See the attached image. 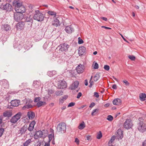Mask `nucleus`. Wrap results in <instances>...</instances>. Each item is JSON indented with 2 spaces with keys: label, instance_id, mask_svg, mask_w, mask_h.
Segmentation results:
<instances>
[{
  "label": "nucleus",
  "instance_id": "1",
  "mask_svg": "<svg viewBox=\"0 0 146 146\" xmlns=\"http://www.w3.org/2000/svg\"><path fill=\"white\" fill-rule=\"evenodd\" d=\"M44 18V16L42 13L39 10H36L33 16L34 19L38 21H42Z\"/></svg>",
  "mask_w": 146,
  "mask_h": 146
},
{
  "label": "nucleus",
  "instance_id": "2",
  "mask_svg": "<svg viewBox=\"0 0 146 146\" xmlns=\"http://www.w3.org/2000/svg\"><path fill=\"white\" fill-rule=\"evenodd\" d=\"M66 130V125L64 122L59 123L57 126V130L58 132L61 133H64L65 132Z\"/></svg>",
  "mask_w": 146,
  "mask_h": 146
},
{
  "label": "nucleus",
  "instance_id": "3",
  "mask_svg": "<svg viewBox=\"0 0 146 146\" xmlns=\"http://www.w3.org/2000/svg\"><path fill=\"white\" fill-rule=\"evenodd\" d=\"M25 19L24 23L26 25H28V27H31L32 26L33 20L32 17L31 16H28L27 17H24Z\"/></svg>",
  "mask_w": 146,
  "mask_h": 146
},
{
  "label": "nucleus",
  "instance_id": "4",
  "mask_svg": "<svg viewBox=\"0 0 146 146\" xmlns=\"http://www.w3.org/2000/svg\"><path fill=\"white\" fill-rule=\"evenodd\" d=\"M23 45V42H22L21 40H15L13 43V47L19 50L22 48Z\"/></svg>",
  "mask_w": 146,
  "mask_h": 146
},
{
  "label": "nucleus",
  "instance_id": "5",
  "mask_svg": "<svg viewBox=\"0 0 146 146\" xmlns=\"http://www.w3.org/2000/svg\"><path fill=\"white\" fill-rule=\"evenodd\" d=\"M21 115V113L19 112L11 118L10 120V122L13 123H16L20 119Z\"/></svg>",
  "mask_w": 146,
  "mask_h": 146
},
{
  "label": "nucleus",
  "instance_id": "6",
  "mask_svg": "<svg viewBox=\"0 0 146 146\" xmlns=\"http://www.w3.org/2000/svg\"><path fill=\"white\" fill-rule=\"evenodd\" d=\"M138 129L141 132H143L146 130V125L143 122H139L138 124Z\"/></svg>",
  "mask_w": 146,
  "mask_h": 146
},
{
  "label": "nucleus",
  "instance_id": "7",
  "mask_svg": "<svg viewBox=\"0 0 146 146\" xmlns=\"http://www.w3.org/2000/svg\"><path fill=\"white\" fill-rule=\"evenodd\" d=\"M45 131L47 133V131L44 130H43L42 131L39 130L36 131L34 135V138L35 139H37L41 137L44 134V132Z\"/></svg>",
  "mask_w": 146,
  "mask_h": 146
},
{
  "label": "nucleus",
  "instance_id": "8",
  "mask_svg": "<svg viewBox=\"0 0 146 146\" xmlns=\"http://www.w3.org/2000/svg\"><path fill=\"white\" fill-rule=\"evenodd\" d=\"M69 47V45H68L64 43L61 44L58 46V48H59V50L60 51L62 52L67 50Z\"/></svg>",
  "mask_w": 146,
  "mask_h": 146
},
{
  "label": "nucleus",
  "instance_id": "9",
  "mask_svg": "<svg viewBox=\"0 0 146 146\" xmlns=\"http://www.w3.org/2000/svg\"><path fill=\"white\" fill-rule=\"evenodd\" d=\"M23 17V15L22 13H17L14 14V19L17 22L21 20Z\"/></svg>",
  "mask_w": 146,
  "mask_h": 146
},
{
  "label": "nucleus",
  "instance_id": "10",
  "mask_svg": "<svg viewBox=\"0 0 146 146\" xmlns=\"http://www.w3.org/2000/svg\"><path fill=\"white\" fill-rule=\"evenodd\" d=\"M132 123L130 119H127L124 123V127L127 129H129L131 128Z\"/></svg>",
  "mask_w": 146,
  "mask_h": 146
},
{
  "label": "nucleus",
  "instance_id": "11",
  "mask_svg": "<svg viewBox=\"0 0 146 146\" xmlns=\"http://www.w3.org/2000/svg\"><path fill=\"white\" fill-rule=\"evenodd\" d=\"M58 88L60 89H64L67 87L66 83V81L62 80L59 81L58 83Z\"/></svg>",
  "mask_w": 146,
  "mask_h": 146
},
{
  "label": "nucleus",
  "instance_id": "12",
  "mask_svg": "<svg viewBox=\"0 0 146 146\" xmlns=\"http://www.w3.org/2000/svg\"><path fill=\"white\" fill-rule=\"evenodd\" d=\"M116 137L118 139H122L123 137V132L121 129H119L116 132Z\"/></svg>",
  "mask_w": 146,
  "mask_h": 146
},
{
  "label": "nucleus",
  "instance_id": "13",
  "mask_svg": "<svg viewBox=\"0 0 146 146\" xmlns=\"http://www.w3.org/2000/svg\"><path fill=\"white\" fill-rule=\"evenodd\" d=\"M79 82L78 81L74 82L69 87V89L71 90H75L77 88L79 85Z\"/></svg>",
  "mask_w": 146,
  "mask_h": 146
},
{
  "label": "nucleus",
  "instance_id": "14",
  "mask_svg": "<svg viewBox=\"0 0 146 146\" xmlns=\"http://www.w3.org/2000/svg\"><path fill=\"white\" fill-rule=\"evenodd\" d=\"M15 10L17 13L22 14L25 11V8L22 5L19 8H15Z\"/></svg>",
  "mask_w": 146,
  "mask_h": 146
},
{
  "label": "nucleus",
  "instance_id": "15",
  "mask_svg": "<svg viewBox=\"0 0 146 146\" xmlns=\"http://www.w3.org/2000/svg\"><path fill=\"white\" fill-rule=\"evenodd\" d=\"M13 5L16 8H19L22 5V3L19 1L15 0L13 2Z\"/></svg>",
  "mask_w": 146,
  "mask_h": 146
},
{
  "label": "nucleus",
  "instance_id": "16",
  "mask_svg": "<svg viewBox=\"0 0 146 146\" xmlns=\"http://www.w3.org/2000/svg\"><path fill=\"white\" fill-rule=\"evenodd\" d=\"M84 69V66L82 65H80L77 67L76 69L78 73H80L83 72Z\"/></svg>",
  "mask_w": 146,
  "mask_h": 146
},
{
  "label": "nucleus",
  "instance_id": "17",
  "mask_svg": "<svg viewBox=\"0 0 146 146\" xmlns=\"http://www.w3.org/2000/svg\"><path fill=\"white\" fill-rule=\"evenodd\" d=\"M11 29L10 26L8 24H4L2 25L1 26V29L3 31H10Z\"/></svg>",
  "mask_w": 146,
  "mask_h": 146
},
{
  "label": "nucleus",
  "instance_id": "18",
  "mask_svg": "<svg viewBox=\"0 0 146 146\" xmlns=\"http://www.w3.org/2000/svg\"><path fill=\"white\" fill-rule=\"evenodd\" d=\"M3 116L4 117H10L12 115V113L11 110L6 111L3 113Z\"/></svg>",
  "mask_w": 146,
  "mask_h": 146
},
{
  "label": "nucleus",
  "instance_id": "19",
  "mask_svg": "<svg viewBox=\"0 0 146 146\" xmlns=\"http://www.w3.org/2000/svg\"><path fill=\"white\" fill-rule=\"evenodd\" d=\"M79 50H78V53L79 55H82L86 51V48L84 46L79 47Z\"/></svg>",
  "mask_w": 146,
  "mask_h": 146
},
{
  "label": "nucleus",
  "instance_id": "20",
  "mask_svg": "<svg viewBox=\"0 0 146 146\" xmlns=\"http://www.w3.org/2000/svg\"><path fill=\"white\" fill-rule=\"evenodd\" d=\"M12 5L9 3H7L3 6V9L4 10H6L8 11H10L12 9Z\"/></svg>",
  "mask_w": 146,
  "mask_h": 146
},
{
  "label": "nucleus",
  "instance_id": "21",
  "mask_svg": "<svg viewBox=\"0 0 146 146\" xmlns=\"http://www.w3.org/2000/svg\"><path fill=\"white\" fill-rule=\"evenodd\" d=\"M11 105L15 107L19 105L20 101L19 100H15L11 101Z\"/></svg>",
  "mask_w": 146,
  "mask_h": 146
},
{
  "label": "nucleus",
  "instance_id": "22",
  "mask_svg": "<svg viewBox=\"0 0 146 146\" xmlns=\"http://www.w3.org/2000/svg\"><path fill=\"white\" fill-rule=\"evenodd\" d=\"M27 128L26 126L24 125L21 128L20 130H19L18 133L19 134H20L21 135L24 134L27 131Z\"/></svg>",
  "mask_w": 146,
  "mask_h": 146
},
{
  "label": "nucleus",
  "instance_id": "23",
  "mask_svg": "<svg viewBox=\"0 0 146 146\" xmlns=\"http://www.w3.org/2000/svg\"><path fill=\"white\" fill-rule=\"evenodd\" d=\"M66 32L68 33H71L74 31L73 28H72L71 26H67L65 29Z\"/></svg>",
  "mask_w": 146,
  "mask_h": 146
},
{
  "label": "nucleus",
  "instance_id": "24",
  "mask_svg": "<svg viewBox=\"0 0 146 146\" xmlns=\"http://www.w3.org/2000/svg\"><path fill=\"white\" fill-rule=\"evenodd\" d=\"M25 24L24 22L21 21L19 22L17 24V27L18 29H21L23 28Z\"/></svg>",
  "mask_w": 146,
  "mask_h": 146
},
{
  "label": "nucleus",
  "instance_id": "25",
  "mask_svg": "<svg viewBox=\"0 0 146 146\" xmlns=\"http://www.w3.org/2000/svg\"><path fill=\"white\" fill-rule=\"evenodd\" d=\"M113 104L115 105H119L121 103V101L119 98L114 99L113 101Z\"/></svg>",
  "mask_w": 146,
  "mask_h": 146
},
{
  "label": "nucleus",
  "instance_id": "26",
  "mask_svg": "<svg viewBox=\"0 0 146 146\" xmlns=\"http://www.w3.org/2000/svg\"><path fill=\"white\" fill-rule=\"evenodd\" d=\"M59 20L57 18L56 19L52 22V25L56 27L60 26V24L59 23Z\"/></svg>",
  "mask_w": 146,
  "mask_h": 146
},
{
  "label": "nucleus",
  "instance_id": "27",
  "mask_svg": "<svg viewBox=\"0 0 146 146\" xmlns=\"http://www.w3.org/2000/svg\"><path fill=\"white\" fill-rule=\"evenodd\" d=\"M3 85L5 88H8L9 87V84L8 81L6 80H4Z\"/></svg>",
  "mask_w": 146,
  "mask_h": 146
},
{
  "label": "nucleus",
  "instance_id": "28",
  "mask_svg": "<svg viewBox=\"0 0 146 146\" xmlns=\"http://www.w3.org/2000/svg\"><path fill=\"white\" fill-rule=\"evenodd\" d=\"M32 45H31L30 42H28L24 45V48L26 50H28L31 47H32Z\"/></svg>",
  "mask_w": 146,
  "mask_h": 146
},
{
  "label": "nucleus",
  "instance_id": "29",
  "mask_svg": "<svg viewBox=\"0 0 146 146\" xmlns=\"http://www.w3.org/2000/svg\"><path fill=\"white\" fill-rule=\"evenodd\" d=\"M27 116L29 119L33 118L35 116L34 113L33 112H28Z\"/></svg>",
  "mask_w": 146,
  "mask_h": 146
},
{
  "label": "nucleus",
  "instance_id": "30",
  "mask_svg": "<svg viewBox=\"0 0 146 146\" xmlns=\"http://www.w3.org/2000/svg\"><path fill=\"white\" fill-rule=\"evenodd\" d=\"M140 99L142 101H144L146 100V94L144 93L141 94L139 95Z\"/></svg>",
  "mask_w": 146,
  "mask_h": 146
},
{
  "label": "nucleus",
  "instance_id": "31",
  "mask_svg": "<svg viewBox=\"0 0 146 146\" xmlns=\"http://www.w3.org/2000/svg\"><path fill=\"white\" fill-rule=\"evenodd\" d=\"M40 85V82L39 81H34L33 82V86L37 88Z\"/></svg>",
  "mask_w": 146,
  "mask_h": 146
},
{
  "label": "nucleus",
  "instance_id": "32",
  "mask_svg": "<svg viewBox=\"0 0 146 146\" xmlns=\"http://www.w3.org/2000/svg\"><path fill=\"white\" fill-rule=\"evenodd\" d=\"M56 74V71L53 70L52 71H49L47 73V74L50 77H52Z\"/></svg>",
  "mask_w": 146,
  "mask_h": 146
},
{
  "label": "nucleus",
  "instance_id": "33",
  "mask_svg": "<svg viewBox=\"0 0 146 146\" xmlns=\"http://www.w3.org/2000/svg\"><path fill=\"white\" fill-rule=\"evenodd\" d=\"M67 98L68 96L66 95L62 97L61 98L59 99V103L62 104L64 101L67 99Z\"/></svg>",
  "mask_w": 146,
  "mask_h": 146
},
{
  "label": "nucleus",
  "instance_id": "34",
  "mask_svg": "<svg viewBox=\"0 0 146 146\" xmlns=\"http://www.w3.org/2000/svg\"><path fill=\"white\" fill-rule=\"evenodd\" d=\"M85 127V125L84 121H82L81 123L79 126H78V128L80 129H83Z\"/></svg>",
  "mask_w": 146,
  "mask_h": 146
},
{
  "label": "nucleus",
  "instance_id": "35",
  "mask_svg": "<svg viewBox=\"0 0 146 146\" xmlns=\"http://www.w3.org/2000/svg\"><path fill=\"white\" fill-rule=\"evenodd\" d=\"M46 104V102H45L39 101L37 103L36 105L37 106L39 107L43 105H45Z\"/></svg>",
  "mask_w": 146,
  "mask_h": 146
},
{
  "label": "nucleus",
  "instance_id": "36",
  "mask_svg": "<svg viewBox=\"0 0 146 146\" xmlns=\"http://www.w3.org/2000/svg\"><path fill=\"white\" fill-rule=\"evenodd\" d=\"M47 13L49 15L53 16L54 17H56V13L55 12L49 11Z\"/></svg>",
  "mask_w": 146,
  "mask_h": 146
},
{
  "label": "nucleus",
  "instance_id": "37",
  "mask_svg": "<svg viewBox=\"0 0 146 146\" xmlns=\"http://www.w3.org/2000/svg\"><path fill=\"white\" fill-rule=\"evenodd\" d=\"M100 77L99 73H96L94 77V80L95 82H96Z\"/></svg>",
  "mask_w": 146,
  "mask_h": 146
},
{
  "label": "nucleus",
  "instance_id": "38",
  "mask_svg": "<svg viewBox=\"0 0 146 146\" xmlns=\"http://www.w3.org/2000/svg\"><path fill=\"white\" fill-rule=\"evenodd\" d=\"M33 107V106L31 104H28L24 106L23 107V110H25L26 109H29Z\"/></svg>",
  "mask_w": 146,
  "mask_h": 146
},
{
  "label": "nucleus",
  "instance_id": "39",
  "mask_svg": "<svg viewBox=\"0 0 146 146\" xmlns=\"http://www.w3.org/2000/svg\"><path fill=\"white\" fill-rule=\"evenodd\" d=\"M48 137L49 139L48 141H49V142H50L52 139V138H54V133H53L52 135V134H49L48 135Z\"/></svg>",
  "mask_w": 146,
  "mask_h": 146
},
{
  "label": "nucleus",
  "instance_id": "40",
  "mask_svg": "<svg viewBox=\"0 0 146 146\" xmlns=\"http://www.w3.org/2000/svg\"><path fill=\"white\" fill-rule=\"evenodd\" d=\"M31 140L29 139L27 140L23 144V146H28V145L31 143Z\"/></svg>",
  "mask_w": 146,
  "mask_h": 146
},
{
  "label": "nucleus",
  "instance_id": "41",
  "mask_svg": "<svg viewBox=\"0 0 146 146\" xmlns=\"http://www.w3.org/2000/svg\"><path fill=\"white\" fill-rule=\"evenodd\" d=\"M56 95L57 96H60L62 95L63 92L62 90L57 91L55 93Z\"/></svg>",
  "mask_w": 146,
  "mask_h": 146
},
{
  "label": "nucleus",
  "instance_id": "42",
  "mask_svg": "<svg viewBox=\"0 0 146 146\" xmlns=\"http://www.w3.org/2000/svg\"><path fill=\"white\" fill-rule=\"evenodd\" d=\"M113 117L111 115H108L107 116V119L109 121H111L113 120Z\"/></svg>",
  "mask_w": 146,
  "mask_h": 146
},
{
  "label": "nucleus",
  "instance_id": "43",
  "mask_svg": "<svg viewBox=\"0 0 146 146\" xmlns=\"http://www.w3.org/2000/svg\"><path fill=\"white\" fill-rule=\"evenodd\" d=\"M102 137V134L101 131H100V133L98 134L97 136V138L98 139H100Z\"/></svg>",
  "mask_w": 146,
  "mask_h": 146
},
{
  "label": "nucleus",
  "instance_id": "44",
  "mask_svg": "<svg viewBox=\"0 0 146 146\" xmlns=\"http://www.w3.org/2000/svg\"><path fill=\"white\" fill-rule=\"evenodd\" d=\"M129 58L132 60H135V57L133 56L129 55L128 56Z\"/></svg>",
  "mask_w": 146,
  "mask_h": 146
},
{
  "label": "nucleus",
  "instance_id": "45",
  "mask_svg": "<svg viewBox=\"0 0 146 146\" xmlns=\"http://www.w3.org/2000/svg\"><path fill=\"white\" fill-rule=\"evenodd\" d=\"M86 139L89 141H91L92 140L91 136L90 135H87L86 136Z\"/></svg>",
  "mask_w": 146,
  "mask_h": 146
},
{
  "label": "nucleus",
  "instance_id": "46",
  "mask_svg": "<svg viewBox=\"0 0 146 146\" xmlns=\"http://www.w3.org/2000/svg\"><path fill=\"white\" fill-rule=\"evenodd\" d=\"M115 136L114 135L113 136L111 137V139L109 141V143H112L115 140Z\"/></svg>",
  "mask_w": 146,
  "mask_h": 146
},
{
  "label": "nucleus",
  "instance_id": "47",
  "mask_svg": "<svg viewBox=\"0 0 146 146\" xmlns=\"http://www.w3.org/2000/svg\"><path fill=\"white\" fill-rule=\"evenodd\" d=\"M78 43L79 44H82L84 42V41L83 40L81 39L80 38V37H79L78 38Z\"/></svg>",
  "mask_w": 146,
  "mask_h": 146
},
{
  "label": "nucleus",
  "instance_id": "48",
  "mask_svg": "<svg viewBox=\"0 0 146 146\" xmlns=\"http://www.w3.org/2000/svg\"><path fill=\"white\" fill-rule=\"evenodd\" d=\"M4 129L2 128H0V137L3 135L4 131Z\"/></svg>",
  "mask_w": 146,
  "mask_h": 146
},
{
  "label": "nucleus",
  "instance_id": "49",
  "mask_svg": "<svg viewBox=\"0 0 146 146\" xmlns=\"http://www.w3.org/2000/svg\"><path fill=\"white\" fill-rule=\"evenodd\" d=\"M98 110L97 109H95L94 110L92 113V116H94V115L96 114V111H98Z\"/></svg>",
  "mask_w": 146,
  "mask_h": 146
},
{
  "label": "nucleus",
  "instance_id": "50",
  "mask_svg": "<svg viewBox=\"0 0 146 146\" xmlns=\"http://www.w3.org/2000/svg\"><path fill=\"white\" fill-rule=\"evenodd\" d=\"M35 124V122L34 121H32L31 122L30 124L29 125L32 126L34 128V126Z\"/></svg>",
  "mask_w": 146,
  "mask_h": 146
},
{
  "label": "nucleus",
  "instance_id": "51",
  "mask_svg": "<svg viewBox=\"0 0 146 146\" xmlns=\"http://www.w3.org/2000/svg\"><path fill=\"white\" fill-rule=\"evenodd\" d=\"M75 105V103L73 102H71L69 104L68 106V107H72Z\"/></svg>",
  "mask_w": 146,
  "mask_h": 146
},
{
  "label": "nucleus",
  "instance_id": "52",
  "mask_svg": "<svg viewBox=\"0 0 146 146\" xmlns=\"http://www.w3.org/2000/svg\"><path fill=\"white\" fill-rule=\"evenodd\" d=\"M40 97H37V98H36L34 100V102H38L39 101H40Z\"/></svg>",
  "mask_w": 146,
  "mask_h": 146
},
{
  "label": "nucleus",
  "instance_id": "53",
  "mask_svg": "<svg viewBox=\"0 0 146 146\" xmlns=\"http://www.w3.org/2000/svg\"><path fill=\"white\" fill-rule=\"evenodd\" d=\"M54 93V91L52 90H48V93L49 95L51 96Z\"/></svg>",
  "mask_w": 146,
  "mask_h": 146
},
{
  "label": "nucleus",
  "instance_id": "54",
  "mask_svg": "<svg viewBox=\"0 0 146 146\" xmlns=\"http://www.w3.org/2000/svg\"><path fill=\"white\" fill-rule=\"evenodd\" d=\"M123 82L124 83L126 86H129V83L127 81L125 80L123 81Z\"/></svg>",
  "mask_w": 146,
  "mask_h": 146
},
{
  "label": "nucleus",
  "instance_id": "55",
  "mask_svg": "<svg viewBox=\"0 0 146 146\" xmlns=\"http://www.w3.org/2000/svg\"><path fill=\"white\" fill-rule=\"evenodd\" d=\"M104 68L106 70L108 71L110 69V67L107 65H105L104 66Z\"/></svg>",
  "mask_w": 146,
  "mask_h": 146
},
{
  "label": "nucleus",
  "instance_id": "56",
  "mask_svg": "<svg viewBox=\"0 0 146 146\" xmlns=\"http://www.w3.org/2000/svg\"><path fill=\"white\" fill-rule=\"evenodd\" d=\"M94 68L95 69H97L98 68V65L97 62L95 63Z\"/></svg>",
  "mask_w": 146,
  "mask_h": 146
},
{
  "label": "nucleus",
  "instance_id": "57",
  "mask_svg": "<svg viewBox=\"0 0 146 146\" xmlns=\"http://www.w3.org/2000/svg\"><path fill=\"white\" fill-rule=\"evenodd\" d=\"M37 144L35 146H40L41 144V142L39 141V140H38V141L36 143Z\"/></svg>",
  "mask_w": 146,
  "mask_h": 146
},
{
  "label": "nucleus",
  "instance_id": "58",
  "mask_svg": "<svg viewBox=\"0 0 146 146\" xmlns=\"http://www.w3.org/2000/svg\"><path fill=\"white\" fill-rule=\"evenodd\" d=\"M34 128L33 127L29 125L28 128V130L30 131H31L33 130Z\"/></svg>",
  "mask_w": 146,
  "mask_h": 146
},
{
  "label": "nucleus",
  "instance_id": "59",
  "mask_svg": "<svg viewBox=\"0 0 146 146\" xmlns=\"http://www.w3.org/2000/svg\"><path fill=\"white\" fill-rule=\"evenodd\" d=\"M90 84L89 86V87L90 88H91L92 87V86L94 84V82L93 81L90 80Z\"/></svg>",
  "mask_w": 146,
  "mask_h": 146
},
{
  "label": "nucleus",
  "instance_id": "60",
  "mask_svg": "<svg viewBox=\"0 0 146 146\" xmlns=\"http://www.w3.org/2000/svg\"><path fill=\"white\" fill-rule=\"evenodd\" d=\"M82 93L81 92H79L78 95H77V96L76 97V98H78V99H79L80 98V97L82 96Z\"/></svg>",
  "mask_w": 146,
  "mask_h": 146
},
{
  "label": "nucleus",
  "instance_id": "61",
  "mask_svg": "<svg viewBox=\"0 0 146 146\" xmlns=\"http://www.w3.org/2000/svg\"><path fill=\"white\" fill-rule=\"evenodd\" d=\"M94 96L96 98H98L99 97V95L98 93L97 92H95L94 93Z\"/></svg>",
  "mask_w": 146,
  "mask_h": 146
},
{
  "label": "nucleus",
  "instance_id": "62",
  "mask_svg": "<svg viewBox=\"0 0 146 146\" xmlns=\"http://www.w3.org/2000/svg\"><path fill=\"white\" fill-rule=\"evenodd\" d=\"M95 105V104L94 102L92 103L89 106L90 108H92Z\"/></svg>",
  "mask_w": 146,
  "mask_h": 146
},
{
  "label": "nucleus",
  "instance_id": "63",
  "mask_svg": "<svg viewBox=\"0 0 146 146\" xmlns=\"http://www.w3.org/2000/svg\"><path fill=\"white\" fill-rule=\"evenodd\" d=\"M101 27L102 28H104L106 29H111V28L104 26H102Z\"/></svg>",
  "mask_w": 146,
  "mask_h": 146
},
{
  "label": "nucleus",
  "instance_id": "64",
  "mask_svg": "<svg viewBox=\"0 0 146 146\" xmlns=\"http://www.w3.org/2000/svg\"><path fill=\"white\" fill-rule=\"evenodd\" d=\"M75 142H76V143L78 145L79 144V141L78 138H75Z\"/></svg>",
  "mask_w": 146,
  "mask_h": 146
}]
</instances>
